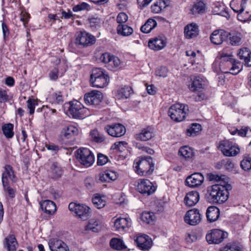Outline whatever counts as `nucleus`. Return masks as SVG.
<instances>
[{
    "label": "nucleus",
    "instance_id": "obj_1",
    "mask_svg": "<svg viewBox=\"0 0 251 251\" xmlns=\"http://www.w3.org/2000/svg\"><path fill=\"white\" fill-rule=\"evenodd\" d=\"M230 184H218L213 185L209 190V195L213 202L222 203L225 202L229 196L228 191L231 189Z\"/></svg>",
    "mask_w": 251,
    "mask_h": 251
},
{
    "label": "nucleus",
    "instance_id": "obj_2",
    "mask_svg": "<svg viewBox=\"0 0 251 251\" xmlns=\"http://www.w3.org/2000/svg\"><path fill=\"white\" fill-rule=\"evenodd\" d=\"M133 167L135 171L140 176L151 175L154 170V164L151 156H141L134 162Z\"/></svg>",
    "mask_w": 251,
    "mask_h": 251
},
{
    "label": "nucleus",
    "instance_id": "obj_3",
    "mask_svg": "<svg viewBox=\"0 0 251 251\" xmlns=\"http://www.w3.org/2000/svg\"><path fill=\"white\" fill-rule=\"evenodd\" d=\"M232 57L231 55H223L221 57L220 68L225 74L230 73L236 75L241 71L242 69L240 66H242L239 63H236Z\"/></svg>",
    "mask_w": 251,
    "mask_h": 251
},
{
    "label": "nucleus",
    "instance_id": "obj_4",
    "mask_svg": "<svg viewBox=\"0 0 251 251\" xmlns=\"http://www.w3.org/2000/svg\"><path fill=\"white\" fill-rule=\"evenodd\" d=\"M109 81V76L100 68H95L92 70L90 82L93 87L103 88L106 86Z\"/></svg>",
    "mask_w": 251,
    "mask_h": 251
},
{
    "label": "nucleus",
    "instance_id": "obj_5",
    "mask_svg": "<svg viewBox=\"0 0 251 251\" xmlns=\"http://www.w3.org/2000/svg\"><path fill=\"white\" fill-rule=\"evenodd\" d=\"M188 111L187 105L177 103L169 108L168 114L174 121L181 122L185 119Z\"/></svg>",
    "mask_w": 251,
    "mask_h": 251
},
{
    "label": "nucleus",
    "instance_id": "obj_6",
    "mask_svg": "<svg viewBox=\"0 0 251 251\" xmlns=\"http://www.w3.org/2000/svg\"><path fill=\"white\" fill-rule=\"evenodd\" d=\"M69 112L73 118L83 119L90 115L89 110L77 100L69 102Z\"/></svg>",
    "mask_w": 251,
    "mask_h": 251
},
{
    "label": "nucleus",
    "instance_id": "obj_7",
    "mask_svg": "<svg viewBox=\"0 0 251 251\" xmlns=\"http://www.w3.org/2000/svg\"><path fill=\"white\" fill-rule=\"evenodd\" d=\"M76 158L79 162L88 167L94 162L95 158L92 152L87 148H80L76 151Z\"/></svg>",
    "mask_w": 251,
    "mask_h": 251
},
{
    "label": "nucleus",
    "instance_id": "obj_8",
    "mask_svg": "<svg viewBox=\"0 0 251 251\" xmlns=\"http://www.w3.org/2000/svg\"><path fill=\"white\" fill-rule=\"evenodd\" d=\"M69 209L83 220L86 219L90 216V208L85 204L71 202L69 205Z\"/></svg>",
    "mask_w": 251,
    "mask_h": 251
},
{
    "label": "nucleus",
    "instance_id": "obj_9",
    "mask_svg": "<svg viewBox=\"0 0 251 251\" xmlns=\"http://www.w3.org/2000/svg\"><path fill=\"white\" fill-rule=\"evenodd\" d=\"M219 148L225 156H233L237 155L240 151L238 147L234 146L229 140H223L220 142Z\"/></svg>",
    "mask_w": 251,
    "mask_h": 251
},
{
    "label": "nucleus",
    "instance_id": "obj_10",
    "mask_svg": "<svg viewBox=\"0 0 251 251\" xmlns=\"http://www.w3.org/2000/svg\"><path fill=\"white\" fill-rule=\"evenodd\" d=\"M227 236V233L220 229H215L207 234L206 239L210 244H218L221 243Z\"/></svg>",
    "mask_w": 251,
    "mask_h": 251
},
{
    "label": "nucleus",
    "instance_id": "obj_11",
    "mask_svg": "<svg viewBox=\"0 0 251 251\" xmlns=\"http://www.w3.org/2000/svg\"><path fill=\"white\" fill-rule=\"evenodd\" d=\"M95 41V37L86 31H80L76 35L75 43L83 47L91 46Z\"/></svg>",
    "mask_w": 251,
    "mask_h": 251
},
{
    "label": "nucleus",
    "instance_id": "obj_12",
    "mask_svg": "<svg viewBox=\"0 0 251 251\" xmlns=\"http://www.w3.org/2000/svg\"><path fill=\"white\" fill-rule=\"evenodd\" d=\"M246 4L247 0H232L230 3L231 8L238 13L237 18L241 21H246L248 19V17L244 18L242 15Z\"/></svg>",
    "mask_w": 251,
    "mask_h": 251
},
{
    "label": "nucleus",
    "instance_id": "obj_13",
    "mask_svg": "<svg viewBox=\"0 0 251 251\" xmlns=\"http://www.w3.org/2000/svg\"><path fill=\"white\" fill-rule=\"evenodd\" d=\"M137 189L139 192L148 196L153 194L155 190V187L148 179H141L139 180Z\"/></svg>",
    "mask_w": 251,
    "mask_h": 251
},
{
    "label": "nucleus",
    "instance_id": "obj_14",
    "mask_svg": "<svg viewBox=\"0 0 251 251\" xmlns=\"http://www.w3.org/2000/svg\"><path fill=\"white\" fill-rule=\"evenodd\" d=\"M103 99L102 94L99 91L93 90L84 95V100L86 104L99 105Z\"/></svg>",
    "mask_w": 251,
    "mask_h": 251
},
{
    "label": "nucleus",
    "instance_id": "obj_15",
    "mask_svg": "<svg viewBox=\"0 0 251 251\" xmlns=\"http://www.w3.org/2000/svg\"><path fill=\"white\" fill-rule=\"evenodd\" d=\"M104 130L109 135L115 137H121L126 133L125 127L121 124L107 125Z\"/></svg>",
    "mask_w": 251,
    "mask_h": 251
},
{
    "label": "nucleus",
    "instance_id": "obj_16",
    "mask_svg": "<svg viewBox=\"0 0 251 251\" xmlns=\"http://www.w3.org/2000/svg\"><path fill=\"white\" fill-rule=\"evenodd\" d=\"M201 220V215L199 211L195 208L188 211L184 216L185 222L192 226L197 225Z\"/></svg>",
    "mask_w": 251,
    "mask_h": 251
},
{
    "label": "nucleus",
    "instance_id": "obj_17",
    "mask_svg": "<svg viewBox=\"0 0 251 251\" xmlns=\"http://www.w3.org/2000/svg\"><path fill=\"white\" fill-rule=\"evenodd\" d=\"M204 176L200 173H195L189 176L186 179V185L190 187H197L202 184Z\"/></svg>",
    "mask_w": 251,
    "mask_h": 251
},
{
    "label": "nucleus",
    "instance_id": "obj_18",
    "mask_svg": "<svg viewBox=\"0 0 251 251\" xmlns=\"http://www.w3.org/2000/svg\"><path fill=\"white\" fill-rule=\"evenodd\" d=\"M138 247L143 251H148L152 246L151 238L147 235L138 236L135 239Z\"/></svg>",
    "mask_w": 251,
    "mask_h": 251
},
{
    "label": "nucleus",
    "instance_id": "obj_19",
    "mask_svg": "<svg viewBox=\"0 0 251 251\" xmlns=\"http://www.w3.org/2000/svg\"><path fill=\"white\" fill-rule=\"evenodd\" d=\"M228 32L222 30H215L211 34L210 39L215 45H220L224 41L227 39Z\"/></svg>",
    "mask_w": 251,
    "mask_h": 251
},
{
    "label": "nucleus",
    "instance_id": "obj_20",
    "mask_svg": "<svg viewBox=\"0 0 251 251\" xmlns=\"http://www.w3.org/2000/svg\"><path fill=\"white\" fill-rule=\"evenodd\" d=\"M48 245L51 251H70L68 245L62 240L57 239H50Z\"/></svg>",
    "mask_w": 251,
    "mask_h": 251
},
{
    "label": "nucleus",
    "instance_id": "obj_21",
    "mask_svg": "<svg viewBox=\"0 0 251 251\" xmlns=\"http://www.w3.org/2000/svg\"><path fill=\"white\" fill-rule=\"evenodd\" d=\"M199 200V193L196 191H192L186 194L184 201L186 205L191 207L196 204Z\"/></svg>",
    "mask_w": 251,
    "mask_h": 251
},
{
    "label": "nucleus",
    "instance_id": "obj_22",
    "mask_svg": "<svg viewBox=\"0 0 251 251\" xmlns=\"http://www.w3.org/2000/svg\"><path fill=\"white\" fill-rule=\"evenodd\" d=\"M4 247L8 251H16L18 246V243L13 234H10L5 238L3 241Z\"/></svg>",
    "mask_w": 251,
    "mask_h": 251
},
{
    "label": "nucleus",
    "instance_id": "obj_23",
    "mask_svg": "<svg viewBox=\"0 0 251 251\" xmlns=\"http://www.w3.org/2000/svg\"><path fill=\"white\" fill-rule=\"evenodd\" d=\"M199 32V26L195 23L187 25L184 28V34L188 39L196 37Z\"/></svg>",
    "mask_w": 251,
    "mask_h": 251
},
{
    "label": "nucleus",
    "instance_id": "obj_24",
    "mask_svg": "<svg viewBox=\"0 0 251 251\" xmlns=\"http://www.w3.org/2000/svg\"><path fill=\"white\" fill-rule=\"evenodd\" d=\"M204 79L200 76H195L189 85V89L193 92L199 91L203 88L204 86Z\"/></svg>",
    "mask_w": 251,
    "mask_h": 251
},
{
    "label": "nucleus",
    "instance_id": "obj_25",
    "mask_svg": "<svg viewBox=\"0 0 251 251\" xmlns=\"http://www.w3.org/2000/svg\"><path fill=\"white\" fill-rule=\"evenodd\" d=\"M153 129L151 127L144 128L141 132L136 134L135 138L138 140L146 141L151 139L154 136Z\"/></svg>",
    "mask_w": 251,
    "mask_h": 251
},
{
    "label": "nucleus",
    "instance_id": "obj_26",
    "mask_svg": "<svg viewBox=\"0 0 251 251\" xmlns=\"http://www.w3.org/2000/svg\"><path fill=\"white\" fill-rule=\"evenodd\" d=\"M220 216V210L215 206H209L206 211L207 220L210 222L216 221Z\"/></svg>",
    "mask_w": 251,
    "mask_h": 251
},
{
    "label": "nucleus",
    "instance_id": "obj_27",
    "mask_svg": "<svg viewBox=\"0 0 251 251\" xmlns=\"http://www.w3.org/2000/svg\"><path fill=\"white\" fill-rule=\"evenodd\" d=\"M40 207L43 211L49 214H52L56 211V205L50 200H46L40 202Z\"/></svg>",
    "mask_w": 251,
    "mask_h": 251
},
{
    "label": "nucleus",
    "instance_id": "obj_28",
    "mask_svg": "<svg viewBox=\"0 0 251 251\" xmlns=\"http://www.w3.org/2000/svg\"><path fill=\"white\" fill-rule=\"evenodd\" d=\"M166 45V42L161 38H155L150 39L148 42L149 48L154 50L162 49Z\"/></svg>",
    "mask_w": 251,
    "mask_h": 251
},
{
    "label": "nucleus",
    "instance_id": "obj_29",
    "mask_svg": "<svg viewBox=\"0 0 251 251\" xmlns=\"http://www.w3.org/2000/svg\"><path fill=\"white\" fill-rule=\"evenodd\" d=\"M238 56L247 66H251V52L248 48L241 49L238 53Z\"/></svg>",
    "mask_w": 251,
    "mask_h": 251
},
{
    "label": "nucleus",
    "instance_id": "obj_30",
    "mask_svg": "<svg viewBox=\"0 0 251 251\" xmlns=\"http://www.w3.org/2000/svg\"><path fill=\"white\" fill-rule=\"evenodd\" d=\"M129 226L130 223L126 218H119L114 222L115 230L119 231H123Z\"/></svg>",
    "mask_w": 251,
    "mask_h": 251
},
{
    "label": "nucleus",
    "instance_id": "obj_31",
    "mask_svg": "<svg viewBox=\"0 0 251 251\" xmlns=\"http://www.w3.org/2000/svg\"><path fill=\"white\" fill-rule=\"evenodd\" d=\"M132 93V90L130 86H125L117 90L116 96L118 99H126Z\"/></svg>",
    "mask_w": 251,
    "mask_h": 251
},
{
    "label": "nucleus",
    "instance_id": "obj_32",
    "mask_svg": "<svg viewBox=\"0 0 251 251\" xmlns=\"http://www.w3.org/2000/svg\"><path fill=\"white\" fill-rule=\"evenodd\" d=\"M77 133V128L72 125L64 127L61 132V136L67 139L71 138Z\"/></svg>",
    "mask_w": 251,
    "mask_h": 251
},
{
    "label": "nucleus",
    "instance_id": "obj_33",
    "mask_svg": "<svg viewBox=\"0 0 251 251\" xmlns=\"http://www.w3.org/2000/svg\"><path fill=\"white\" fill-rule=\"evenodd\" d=\"M242 35L238 32H228L227 39L232 46H239L241 43Z\"/></svg>",
    "mask_w": 251,
    "mask_h": 251
},
{
    "label": "nucleus",
    "instance_id": "obj_34",
    "mask_svg": "<svg viewBox=\"0 0 251 251\" xmlns=\"http://www.w3.org/2000/svg\"><path fill=\"white\" fill-rule=\"evenodd\" d=\"M191 11L195 15L203 14L205 12V5L201 1L196 2L191 9Z\"/></svg>",
    "mask_w": 251,
    "mask_h": 251
},
{
    "label": "nucleus",
    "instance_id": "obj_35",
    "mask_svg": "<svg viewBox=\"0 0 251 251\" xmlns=\"http://www.w3.org/2000/svg\"><path fill=\"white\" fill-rule=\"evenodd\" d=\"M100 227L99 221L97 219H92L88 221V224L85 227V230L97 232L100 230Z\"/></svg>",
    "mask_w": 251,
    "mask_h": 251
},
{
    "label": "nucleus",
    "instance_id": "obj_36",
    "mask_svg": "<svg viewBox=\"0 0 251 251\" xmlns=\"http://www.w3.org/2000/svg\"><path fill=\"white\" fill-rule=\"evenodd\" d=\"M157 25L156 22L152 19H149L145 24L141 27V31L143 33L150 32Z\"/></svg>",
    "mask_w": 251,
    "mask_h": 251
},
{
    "label": "nucleus",
    "instance_id": "obj_37",
    "mask_svg": "<svg viewBox=\"0 0 251 251\" xmlns=\"http://www.w3.org/2000/svg\"><path fill=\"white\" fill-rule=\"evenodd\" d=\"M167 6L168 4L165 0H158L151 5V10L153 13H159Z\"/></svg>",
    "mask_w": 251,
    "mask_h": 251
},
{
    "label": "nucleus",
    "instance_id": "obj_38",
    "mask_svg": "<svg viewBox=\"0 0 251 251\" xmlns=\"http://www.w3.org/2000/svg\"><path fill=\"white\" fill-rule=\"evenodd\" d=\"M118 34L124 36H129L133 33V29L128 25L124 24L119 25L117 28Z\"/></svg>",
    "mask_w": 251,
    "mask_h": 251
},
{
    "label": "nucleus",
    "instance_id": "obj_39",
    "mask_svg": "<svg viewBox=\"0 0 251 251\" xmlns=\"http://www.w3.org/2000/svg\"><path fill=\"white\" fill-rule=\"evenodd\" d=\"M50 172L52 174V177L56 179L60 177L63 173L62 170L57 162H53L50 167Z\"/></svg>",
    "mask_w": 251,
    "mask_h": 251
},
{
    "label": "nucleus",
    "instance_id": "obj_40",
    "mask_svg": "<svg viewBox=\"0 0 251 251\" xmlns=\"http://www.w3.org/2000/svg\"><path fill=\"white\" fill-rule=\"evenodd\" d=\"M110 245L112 248L117 250H121L126 248L123 241L118 238H112L110 241Z\"/></svg>",
    "mask_w": 251,
    "mask_h": 251
},
{
    "label": "nucleus",
    "instance_id": "obj_41",
    "mask_svg": "<svg viewBox=\"0 0 251 251\" xmlns=\"http://www.w3.org/2000/svg\"><path fill=\"white\" fill-rule=\"evenodd\" d=\"M178 154L185 159L192 157L194 152L192 149L187 146L181 147L179 150Z\"/></svg>",
    "mask_w": 251,
    "mask_h": 251
},
{
    "label": "nucleus",
    "instance_id": "obj_42",
    "mask_svg": "<svg viewBox=\"0 0 251 251\" xmlns=\"http://www.w3.org/2000/svg\"><path fill=\"white\" fill-rule=\"evenodd\" d=\"M208 179L210 181H216L221 182L220 184H226L227 182V177L225 175H219L217 174L210 173L208 175Z\"/></svg>",
    "mask_w": 251,
    "mask_h": 251
},
{
    "label": "nucleus",
    "instance_id": "obj_43",
    "mask_svg": "<svg viewBox=\"0 0 251 251\" xmlns=\"http://www.w3.org/2000/svg\"><path fill=\"white\" fill-rule=\"evenodd\" d=\"M141 220L147 223L150 224L155 220V216L153 213L145 211L141 215Z\"/></svg>",
    "mask_w": 251,
    "mask_h": 251
},
{
    "label": "nucleus",
    "instance_id": "obj_44",
    "mask_svg": "<svg viewBox=\"0 0 251 251\" xmlns=\"http://www.w3.org/2000/svg\"><path fill=\"white\" fill-rule=\"evenodd\" d=\"M13 125L12 124H4L2 126V130L4 135L7 138H11L14 136Z\"/></svg>",
    "mask_w": 251,
    "mask_h": 251
},
{
    "label": "nucleus",
    "instance_id": "obj_45",
    "mask_svg": "<svg viewBox=\"0 0 251 251\" xmlns=\"http://www.w3.org/2000/svg\"><path fill=\"white\" fill-rule=\"evenodd\" d=\"M120 64L121 61L119 58L117 56L113 55L106 65V67L108 68V69L113 70L118 67Z\"/></svg>",
    "mask_w": 251,
    "mask_h": 251
},
{
    "label": "nucleus",
    "instance_id": "obj_46",
    "mask_svg": "<svg viewBox=\"0 0 251 251\" xmlns=\"http://www.w3.org/2000/svg\"><path fill=\"white\" fill-rule=\"evenodd\" d=\"M201 126L199 124H192V126L187 130V135L189 136H195L201 130Z\"/></svg>",
    "mask_w": 251,
    "mask_h": 251
},
{
    "label": "nucleus",
    "instance_id": "obj_47",
    "mask_svg": "<svg viewBox=\"0 0 251 251\" xmlns=\"http://www.w3.org/2000/svg\"><path fill=\"white\" fill-rule=\"evenodd\" d=\"M90 135L92 139L96 142H102L105 140L104 136L99 133L97 129L92 130Z\"/></svg>",
    "mask_w": 251,
    "mask_h": 251
},
{
    "label": "nucleus",
    "instance_id": "obj_48",
    "mask_svg": "<svg viewBox=\"0 0 251 251\" xmlns=\"http://www.w3.org/2000/svg\"><path fill=\"white\" fill-rule=\"evenodd\" d=\"M92 201L95 206L98 209L103 207L106 204L105 201L102 200L101 198L99 196H96L93 198Z\"/></svg>",
    "mask_w": 251,
    "mask_h": 251
},
{
    "label": "nucleus",
    "instance_id": "obj_49",
    "mask_svg": "<svg viewBox=\"0 0 251 251\" xmlns=\"http://www.w3.org/2000/svg\"><path fill=\"white\" fill-rule=\"evenodd\" d=\"M5 171L2 173V176L4 177H9L11 180H14L15 175H14L13 171L12 169V167L9 165H7L5 166Z\"/></svg>",
    "mask_w": 251,
    "mask_h": 251
},
{
    "label": "nucleus",
    "instance_id": "obj_50",
    "mask_svg": "<svg viewBox=\"0 0 251 251\" xmlns=\"http://www.w3.org/2000/svg\"><path fill=\"white\" fill-rule=\"evenodd\" d=\"M241 168L245 171H249L251 169V158H245L240 163Z\"/></svg>",
    "mask_w": 251,
    "mask_h": 251
},
{
    "label": "nucleus",
    "instance_id": "obj_51",
    "mask_svg": "<svg viewBox=\"0 0 251 251\" xmlns=\"http://www.w3.org/2000/svg\"><path fill=\"white\" fill-rule=\"evenodd\" d=\"M90 8V6L88 3L86 2H82L74 6L73 8V10L74 12H78L84 10H88Z\"/></svg>",
    "mask_w": 251,
    "mask_h": 251
},
{
    "label": "nucleus",
    "instance_id": "obj_52",
    "mask_svg": "<svg viewBox=\"0 0 251 251\" xmlns=\"http://www.w3.org/2000/svg\"><path fill=\"white\" fill-rule=\"evenodd\" d=\"M37 102L34 99H29L27 101V107L29 110V114L32 115L34 113L35 106Z\"/></svg>",
    "mask_w": 251,
    "mask_h": 251
},
{
    "label": "nucleus",
    "instance_id": "obj_53",
    "mask_svg": "<svg viewBox=\"0 0 251 251\" xmlns=\"http://www.w3.org/2000/svg\"><path fill=\"white\" fill-rule=\"evenodd\" d=\"M168 74V69L166 67L162 66L156 69L155 75L160 77H165L167 76Z\"/></svg>",
    "mask_w": 251,
    "mask_h": 251
},
{
    "label": "nucleus",
    "instance_id": "obj_54",
    "mask_svg": "<svg viewBox=\"0 0 251 251\" xmlns=\"http://www.w3.org/2000/svg\"><path fill=\"white\" fill-rule=\"evenodd\" d=\"M128 20L127 15L124 12L120 13L117 17V22L119 25L123 24L126 23Z\"/></svg>",
    "mask_w": 251,
    "mask_h": 251
},
{
    "label": "nucleus",
    "instance_id": "obj_55",
    "mask_svg": "<svg viewBox=\"0 0 251 251\" xmlns=\"http://www.w3.org/2000/svg\"><path fill=\"white\" fill-rule=\"evenodd\" d=\"M108 161V158L105 155L99 153L98 154L97 164L99 166H102L105 164Z\"/></svg>",
    "mask_w": 251,
    "mask_h": 251
},
{
    "label": "nucleus",
    "instance_id": "obj_56",
    "mask_svg": "<svg viewBox=\"0 0 251 251\" xmlns=\"http://www.w3.org/2000/svg\"><path fill=\"white\" fill-rule=\"evenodd\" d=\"M225 250V251H241V248L235 243L227 244Z\"/></svg>",
    "mask_w": 251,
    "mask_h": 251
},
{
    "label": "nucleus",
    "instance_id": "obj_57",
    "mask_svg": "<svg viewBox=\"0 0 251 251\" xmlns=\"http://www.w3.org/2000/svg\"><path fill=\"white\" fill-rule=\"evenodd\" d=\"M104 172L106 174L107 179L109 182L112 180H115L117 179V176L116 172L110 170H107Z\"/></svg>",
    "mask_w": 251,
    "mask_h": 251
},
{
    "label": "nucleus",
    "instance_id": "obj_58",
    "mask_svg": "<svg viewBox=\"0 0 251 251\" xmlns=\"http://www.w3.org/2000/svg\"><path fill=\"white\" fill-rule=\"evenodd\" d=\"M112 56L113 55L108 52H105L100 56V59L102 62L107 65Z\"/></svg>",
    "mask_w": 251,
    "mask_h": 251
},
{
    "label": "nucleus",
    "instance_id": "obj_59",
    "mask_svg": "<svg viewBox=\"0 0 251 251\" xmlns=\"http://www.w3.org/2000/svg\"><path fill=\"white\" fill-rule=\"evenodd\" d=\"M100 22V19L98 18H92L89 19L90 26L92 27H96L97 26H99Z\"/></svg>",
    "mask_w": 251,
    "mask_h": 251
},
{
    "label": "nucleus",
    "instance_id": "obj_60",
    "mask_svg": "<svg viewBox=\"0 0 251 251\" xmlns=\"http://www.w3.org/2000/svg\"><path fill=\"white\" fill-rule=\"evenodd\" d=\"M53 97L56 103H60L63 102V96L61 92H59L53 94Z\"/></svg>",
    "mask_w": 251,
    "mask_h": 251
},
{
    "label": "nucleus",
    "instance_id": "obj_61",
    "mask_svg": "<svg viewBox=\"0 0 251 251\" xmlns=\"http://www.w3.org/2000/svg\"><path fill=\"white\" fill-rule=\"evenodd\" d=\"M8 100V95L6 91L0 89V102H4Z\"/></svg>",
    "mask_w": 251,
    "mask_h": 251
},
{
    "label": "nucleus",
    "instance_id": "obj_62",
    "mask_svg": "<svg viewBox=\"0 0 251 251\" xmlns=\"http://www.w3.org/2000/svg\"><path fill=\"white\" fill-rule=\"evenodd\" d=\"M197 239V236L194 232L188 234L187 236L186 237V240L187 242L191 243L196 241Z\"/></svg>",
    "mask_w": 251,
    "mask_h": 251
},
{
    "label": "nucleus",
    "instance_id": "obj_63",
    "mask_svg": "<svg viewBox=\"0 0 251 251\" xmlns=\"http://www.w3.org/2000/svg\"><path fill=\"white\" fill-rule=\"evenodd\" d=\"M58 70L57 68L53 69L50 73V77L51 80H56L58 78Z\"/></svg>",
    "mask_w": 251,
    "mask_h": 251
},
{
    "label": "nucleus",
    "instance_id": "obj_64",
    "mask_svg": "<svg viewBox=\"0 0 251 251\" xmlns=\"http://www.w3.org/2000/svg\"><path fill=\"white\" fill-rule=\"evenodd\" d=\"M62 14V18H64L65 19H69L73 17V14L71 11L70 10H69L68 12H66L63 10H62L61 12Z\"/></svg>",
    "mask_w": 251,
    "mask_h": 251
}]
</instances>
